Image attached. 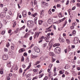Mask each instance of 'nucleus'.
I'll use <instances>...</instances> for the list:
<instances>
[{
	"mask_svg": "<svg viewBox=\"0 0 80 80\" xmlns=\"http://www.w3.org/2000/svg\"><path fill=\"white\" fill-rule=\"evenodd\" d=\"M33 21L32 20L27 21V24L28 25V27H29V28H32L33 26Z\"/></svg>",
	"mask_w": 80,
	"mask_h": 80,
	"instance_id": "nucleus-1",
	"label": "nucleus"
},
{
	"mask_svg": "<svg viewBox=\"0 0 80 80\" xmlns=\"http://www.w3.org/2000/svg\"><path fill=\"white\" fill-rule=\"evenodd\" d=\"M54 52L56 53H61V49L59 47H56L54 49Z\"/></svg>",
	"mask_w": 80,
	"mask_h": 80,
	"instance_id": "nucleus-2",
	"label": "nucleus"
},
{
	"mask_svg": "<svg viewBox=\"0 0 80 80\" xmlns=\"http://www.w3.org/2000/svg\"><path fill=\"white\" fill-rule=\"evenodd\" d=\"M34 50L36 52H37V53H40V49L38 47H35L34 48Z\"/></svg>",
	"mask_w": 80,
	"mask_h": 80,
	"instance_id": "nucleus-3",
	"label": "nucleus"
},
{
	"mask_svg": "<svg viewBox=\"0 0 80 80\" xmlns=\"http://www.w3.org/2000/svg\"><path fill=\"white\" fill-rule=\"evenodd\" d=\"M0 16L2 18H3L6 16V12H1L0 13Z\"/></svg>",
	"mask_w": 80,
	"mask_h": 80,
	"instance_id": "nucleus-4",
	"label": "nucleus"
},
{
	"mask_svg": "<svg viewBox=\"0 0 80 80\" xmlns=\"http://www.w3.org/2000/svg\"><path fill=\"white\" fill-rule=\"evenodd\" d=\"M2 57L3 60H7L8 58V55H3L2 56Z\"/></svg>",
	"mask_w": 80,
	"mask_h": 80,
	"instance_id": "nucleus-5",
	"label": "nucleus"
},
{
	"mask_svg": "<svg viewBox=\"0 0 80 80\" xmlns=\"http://www.w3.org/2000/svg\"><path fill=\"white\" fill-rule=\"evenodd\" d=\"M59 40L60 41V42H65V40L63 39L62 38L60 37L59 39Z\"/></svg>",
	"mask_w": 80,
	"mask_h": 80,
	"instance_id": "nucleus-6",
	"label": "nucleus"
},
{
	"mask_svg": "<svg viewBox=\"0 0 80 80\" xmlns=\"http://www.w3.org/2000/svg\"><path fill=\"white\" fill-rule=\"evenodd\" d=\"M44 10H42V11H41V14L40 15V17L42 18V17H43V13H44Z\"/></svg>",
	"mask_w": 80,
	"mask_h": 80,
	"instance_id": "nucleus-7",
	"label": "nucleus"
},
{
	"mask_svg": "<svg viewBox=\"0 0 80 80\" xmlns=\"http://www.w3.org/2000/svg\"><path fill=\"white\" fill-rule=\"evenodd\" d=\"M49 55L52 57H55V54L52 52H50L49 53Z\"/></svg>",
	"mask_w": 80,
	"mask_h": 80,
	"instance_id": "nucleus-8",
	"label": "nucleus"
},
{
	"mask_svg": "<svg viewBox=\"0 0 80 80\" xmlns=\"http://www.w3.org/2000/svg\"><path fill=\"white\" fill-rule=\"evenodd\" d=\"M52 20H53V18H49L48 21V22L49 24L51 23Z\"/></svg>",
	"mask_w": 80,
	"mask_h": 80,
	"instance_id": "nucleus-9",
	"label": "nucleus"
},
{
	"mask_svg": "<svg viewBox=\"0 0 80 80\" xmlns=\"http://www.w3.org/2000/svg\"><path fill=\"white\" fill-rule=\"evenodd\" d=\"M13 68H14V70H17L18 69V67H17V65H14Z\"/></svg>",
	"mask_w": 80,
	"mask_h": 80,
	"instance_id": "nucleus-10",
	"label": "nucleus"
},
{
	"mask_svg": "<svg viewBox=\"0 0 80 80\" xmlns=\"http://www.w3.org/2000/svg\"><path fill=\"white\" fill-rule=\"evenodd\" d=\"M31 64H32L31 62H30L29 63V65L26 68V70H28V69H29V68H30V67H31Z\"/></svg>",
	"mask_w": 80,
	"mask_h": 80,
	"instance_id": "nucleus-11",
	"label": "nucleus"
},
{
	"mask_svg": "<svg viewBox=\"0 0 80 80\" xmlns=\"http://www.w3.org/2000/svg\"><path fill=\"white\" fill-rule=\"evenodd\" d=\"M60 44L59 43H56L53 45V47H56L57 46H59L60 45Z\"/></svg>",
	"mask_w": 80,
	"mask_h": 80,
	"instance_id": "nucleus-12",
	"label": "nucleus"
},
{
	"mask_svg": "<svg viewBox=\"0 0 80 80\" xmlns=\"http://www.w3.org/2000/svg\"><path fill=\"white\" fill-rule=\"evenodd\" d=\"M14 44H12V45L11 47V49L12 50H14Z\"/></svg>",
	"mask_w": 80,
	"mask_h": 80,
	"instance_id": "nucleus-13",
	"label": "nucleus"
},
{
	"mask_svg": "<svg viewBox=\"0 0 80 80\" xmlns=\"http://www.w3.org/2000/svg\"><path fill=\"white\" fill-rule=\"evenodd\" d=\"M42 22H43V21H42V20L39 21H38L39 25H42Z\"/></svg>",
	"mask_w": 80,
	"mask_h": 80,
	"instance_id": "nucleus-14",
	"label": "nucleus"
},
{
	"mask_svg": "<svg viewBox=\"0 0 80 80\" xmlns=\"http://www.w3.org/2000/svg\"><path fill=\"white\" fill-rule=\"evenodd\" d=\"M37 15H38V14H37V13L36 12L34 13V14H33L32 16H33L34 17H35V16H37Z\"/></svg>",
	"mask_w": 80,
	"mask_h": 80,
	"instance_id": "nucleus-15",
	"label": "nucleus"
},
{
	"mask_svg": "<svg viewBox=\"0 0 80 80\" xmlns=\"http://www.w3.org/2000/svg\"><path fill=\"white\" fill-rule=\"evenodd\" d=\"M16 25H17V24L16 23V22H14L13 25V26H12L13 27H15V26H16Z\"/></svg>",
	"mask_w": 80,
	"mask_h": 80,
	"instance_id": "nucleus-16",
	"label": "nucleus"
},
{
	"mask_svg": "<svg viewBox=\"0 0 80 80\" xmlns=\"http://www.w3.org/2000/svg\"><path fill=\"white\" fill-rule=\"evenodd\" d=\"M24 50L22 51V48H21V49L19 50V53H22V52H23Z\"/></svg>",
	"mask_w": 80,
	"mask_h": 80,
	"instance_id": "nucleus-17",
	"label": "nucleus"
},
{
	"mask_svg": "<svg viewBox=\"0 0 80 80\" xmlns=\"http://www.w3.org/2000/svg\"><path fill=\"white\" fill-rule=\"evenodd\" d=\"M0 73L1 74H2L3 73V70H1Z\"/></svg>",
	"mask_w": 80,
	"mask_h": 80,
	"instance_id": "nucleus-18",
	"label": "nucleus"
},
{
	"mask_svg": "<svg viewBox=\"0 0 80 80\" xmlns=\"http://www.w3.org/2000/svg\"><path fill=\"white\" fill-rule=\"evenodd\" d=\"M43 74H40L39 75V78H42V77H43Z\"/></svg>",
	"mask_w": 80,
	"mask_h": 80,
	"instance_id": "nucleus-19",
	"label": "nucleus"
},
{
	"mask_svg": "<svg viewBox=\"0 0 80 80\" xmlns=\"http://www.w3.org/2000/svg\"><path fill=\"white\" fill-rule=\"evenodd\" d=\"M5 33V31H3L2 32H1V34H2V35H4Z\"/></svg>",
	"mask_w": 80,
	"mask_h": 80,
	"instance_id": "nucleus-20",
	"label": "nucleus"
},
{
	"mask_svg": "<svg viewBox=\"0 0 80 80\" xmlns=\"http://www.w3.org/2000/svg\"><path fill=\"white\" fill-rule=\"evenodd\" d=\"M22 68H20L19 69V72L20 73H22Z\"/></svg>",
	"mask_w": 80,
	"mask_h": 80,
	"instance_id": "nucleus-21",
	"label": "nucleus"
},
{
	"mask_svg": "<svg viewBox=\"0 0 80 80\" xmlns=\"http://www.w3.org/2000/svg\"><path fill=\"white\" fill-rule=\"evenodd\" d=\"M22 15H23V17H25L27 16V13H25L24 14L22 13Z\"/></svg>",
	"mask_w": 80,
	"mask_h": 80,
	"instance_id": "nucleus-22",
	"label": "nucleus"
},
{
	"mask_svg": "<svg viewBox=\"0 0 80 80\" xmlns=\"http://www.w3.org/2000/svg\"><path fill=\"white\" fill-rule=\"evenodd\" d=\"M39 63H40V62L38 61L37 62H36L35 65H37Z\"/></svg>",
	"mask_w": 80,
	"mask_h": 80,
	"instance_id": "nucleus-23",
	"label": "nucleus"
},
{
	"mask_svg": "<svg viewBox=\"0 0 80 80\" xmlns=\"http://www.w3.org/2000/svg\"><path fill=\"white\" fill-rule=\"evenodd\" d=\"M31 57L32 58H36V57L35 56H33V54H32L31 55Z\"/></svg>",
	"mask_w": 80,
	"mask_h": 80,
	"instance_id": "nucleus-24",
	"label": "nucleus"
},
{
	"mask_svg": "<svg viewBox=\"0 0 80 80\" xmlns=\"http://www.w3.org/2000/svg\"><path fill=\"white\" fill-rule=\"evenodd\" d=\"M72 33L73 34V35H75L76 33V31L75 30H73V31L72 32Z\"/></svg>",
	"mask_w": 80,
	"mask_h": 80,
	"instance_id": "nucleus-25",
	"label": "nucleus"
},
{
	"mask_svg": "<svg viewBox=\"0 0 80 80\" xmlns=\"http://www.w3.org/2000/svg\"><path fill=\"white\" fill-rule=\"evenodd\" d=\"M54 76H55L57 75V73L56 72V71L54 72Z\"/></svg>",
	"mask_w": 80,
	"mask_h": 80,
	"instance_id": "nucleus-26",
	"label": "nucleus"
},
{
	"mask_svg": "<svg viewBox=\"0 0 80 80\" xmlns=\"http://www.w3.org/2000/svg\"><path fill=\"white\" fill-rule=\"evenodd\" d=\"M7 79L8 80H10V77L9 76H8L7 77Z\"/></svg>",
	"mask_w": 80,
	"mask_h": 80,
	"instance_id": "nucleus-27",
	"label": "nucleus"
},
{
	"mask_svg": "<svg viewBox=\"0 0 80 80\" xmlns=\"http://www.w3.org/2000/svg\"><path fill=\"white\" fill-rule=\"evenodd\" d=\"M24 61V58L23 57V56H22L21 59V61L23 62Z\"/></svg>",
	"mask_w": 80,
	"mask_h": 80,
	"instance_id": "nucleus-28",
	"label": "nucleus"
},
{
	"mask_svg": "<svg viewBox=\"0 0 80 80\" xmlns=\"http://www.w3.org/2000/svg\"><path fill=\"white\" fill-rule=\"evenodd\" d=\"M4 51V52H8V49L5 48Z\"/></svg>",
	"mask_w": 80,
	"mask_h": 80,
	"instance_id": "nucleus-29",
	"label": "nucleus"
},
{
	"mask_svg": "<svg viewBox=\"0 0 80 80\" xmlns=\"http://www.w3.org/2000/svg\"><path fill=\"white\" fill-rule=\"evenodd\" d=\"M52 26H51L48 28H46V30H48V29H50V28H52Z\"/></svg>",
	"mask_w": 80,
	"mask_h": 80,
	"instance_id": "nucleus-30",
	"label": "nucleus"
},
{
	"mask_svg": "<svg viewBox=\"0 0 80 80\" xmlns=\"http://www.w3.org/2000/svg\"><path fill=\"white\" fill-rule=\"evenodd\" d=\"M24 56H27V52H24L23 54Z\"/></svg>",
	"mask_w": 80,
	"mask_h": 80,
	"instance_id": "nucleus-31",
	"label": "nucleus"
},
{
	"mask_svg": "<svg viewBox=\"0 0 80 80\" xmlns=\"http://www.w3.org/2000/svg\"><path fill=\"white\" fill-rule=\"evenodd\" d=\"M25 28V26H23V27L21 28L20 29V30H22V29H24V28Z\"/></svg>",
	"mask_w": 80,
	"mask_h": 80,
	"instance_id": "nucleus-32",
	"label": "nucleus"
},
{
	"mask_svg": "<svg viewBox=\"0 0 80 80\" xmlns=\"http://www.w3.org/2000/svg\"><path fill=\"white\" fill-rule=\"evenodd\" d=\"M47 43H45L44 44H43V47H45L47 46Z\"/></svg>",
	"mask_w": 80,
	"mask_h": 80,
	"instance_id": "nucleus-33",
	"label": "nucleus"
},
{
	"mask_svg": "<svg viewBox=\"0 0 80 80\" xmlns=\"http://www.w3.org/2000/svg\"><path fill=\"white\" fill-rule=\"evenodd\" d=\"M53 65V64H51L49 66V67H50V68H52V66Z\"/></svg>",
	"mask_w": 80,
	"mask_h": 80,
	"instance_id": "nucleus-34",
	"label": "nucleus"
},
{
	"mask_svg": "<svg viewBox=\"0 0 80 80\" xmlns=\"http://www.w3.org/2000/svg\"><path fill=\"white\" fill-rule=\"evenodd\" d=\"M10 46V44H9V43H8V44H6V47H8Z\"/></svg>",
	"mask_w": 80,
	"mask_h": 80,
	"instance_id": "nucleus-35",
	"label": "nucleus"
},
{
	"mask_svg": "<svg viewBox=\"0 0 80 80\" xmlns=\"http://www.w3.org/2000/svg\"><path fill=\"white\" fill-rule=\"evenodd\" d=\"M22 67L23 68H25L26 67V66L25 64H23L22 65Z\"/></svg>",
	"mask_w": 80,
	"mask_h": 80,
	"instance_id": "nucleus-36",
	"label": "nucleus"
},
{
	"mask_svg": "<svg viewBox=\"0 0 80 80\" xmlns=\"http://www.w3.org/2000/svg\"><path fill=\"white\" fill-rule=\"evenodd\" d=\"M70 28H71L72 30V29H73L74 28V26H71L70 27Z\"/></svg>",
	"mask_w": 80,
	"mask_h": 80,
	"instance_id": "nucleus-37",
	"label": "nucleus"
},
{
	"mask_svg": "<svg viewBox=\"0 0 80 80\" xmlns=\"http://www.w3.org/2000/svg\"><path fill=\"white\" fill-rule=\"evenodd\" d=\"M62 29H63V27H61L60 28H58V30H59L60 31V30H62Z\"/></svg>",
	"mask_w": 80,
	"mask_h": 80,
	"instance_id": "nucleus-38",
	"label": "nucleus"
},
{
	"mask_svg": "<svg viewBox=\"0 0 80 80\" xmlns=\"http://www.w3.org/2000/svg\"><path fill=\"white\" fill-rule=\"evenodd\" d=\"M34 5H37V1L34 0Z\"/></svg>",
	"mask_w": 80,
	"mask_h": 80,
	"instance_id": "nucleus-39",
	"label": "nucleus"
},
{
	"mask_svg": "<svg viewBox=\"0 0 80 80\" xmlns=\"http://www.w3.org/2000/svg\"><path fill=\"white\" fill-rule=\"evenodd\" d=\"M56 69L57 68H56V67H54V68L53 72H56V71H57V70H56Z\"/></svg>",
	"mask_w": 80,
	"mask_h": 80,
	"instance_id": "nucleus-40",
	"label": "nucleus"
},
{
	"mask_svg": "<svg viewBox=\"0 0 80 80\" xmlns=\"http://www.w3.org/2000/svg\"><path fill=\"white\" fill-rule=\"evenodd\" d=\"M64 52L66 53H67V49H65L64 50Z\"/></svg>",
	"mask_w": 80,
	"mask_h": 80,
	"instance_id": "nucleus-41",
	"label": "nucleus"
},
{
	"mask_svg": "<svg viewBox=\"0 0 80 80\" xmlns=\"http://www.w3.org/2000/svg\"><path fill=\"white\" fill-rule=\"evenodd\" d=\"M75 8H76V7H75V6L73 7L72 8V10H74L75 9Z\"/></svg>",
	"mask_w": 80,
	"mask_h": 80,
	"instance_id": "nucleus-42",
	"label": "nucleus"
},
{
	"mask_svg": "<svg viewBox=\"0 0 80 80\" xmlns=\"http://www.w3.org/2000/svg\"><path fill=\"white\" fill-rule=\"evenodd\" d=\"M49 14H50V15H51L52 14V12L50 11V9L48 11Z\"/></svg>",
	"mask_w": 80,
	"mask_h": 80,
	"instance_id": "nucleus-43",
	"label": "nucleus"
},
{
	"mask_svg": "<svg viewBox=\"0 0 80 80\" xmlns=\"http://www.w3.org/2000/svg\"><path fill=\"white\" fill-rule=\"evenodd\" d=\"M69 3V1L68 0L66 3V5H68Z\"/></svg>",
	"mask_w": 80,
	"mask_h": 80,
	"instance_id": "nucleus-44",
	"label": "nucleus"
},
{
	"mask_svg": "<svg viewBox=\"0 0 80 80\" xmlns=\"http://www.w3.org/2000/svg\"><path fill=\"white\" fill-rule=\"evenodd\" d=\"M59 18L62 17V14H60L59 15Z\"/></svg>",
	"mask_w": 80,
	"mask_h": 80,
	"instance_id": "nucleus-45",
	"label": "nucleus"
},
{
	"mask_svg": "<svg viewBox=\"0 0 80 80\" xmlns=\"http://www.w3.org/2000/svg\"><path fill=\"white\" fill-rule=\"evenodd\" d=\"M58 1H60L62 3H63L64 2V1L65 0H62V1H61V0H58Z\"/></svg>",
	"mask_w": 80,
	"mask_h": 80,
	"instance_id": "nucleus-46",
	"label": "nucleus"
},
{
	"mask_svg": "<svg viewBox=\"0 0 80 80\" xmlns=\"http://www.w3.org/2000/svg\"><path fill=\"white\" fill-rule=\"evenodd\" d=\"M40 32H38V33H36V34H38L37 37H38V35H39V34H40Z\"/></svg>",
	"mask_w": 80,
	"mask_h": 80,
	"instance_id": "nucleus-47",
	"label": "nucleus"
},
{
	"mask_svg": "<svg viewBox=\"0 0 80 80\" xmlns=\"http://www.w3.org/2000/svg\"><path fill=\"white\" fill-rule=\"evenodd\" d=\"M2 27V24L0 23V29H1Z\"/></svg>",
	"mask_w": 80,
	"mask_h": 80,
	"instance_id": "nucleus-48",
	"label": "nucleus"
},
{
	"mask_svg": "<svg viewBox=\"0 0 80 80\" xmlns=\"http://www.w3.org/2000/svg\"><path fill=\"white\" fill-rule=\"evenodd\" d=\"M33 72H37V70L36 69H34L33 70Z\"/></svg>",
	"mask_w": 80,
	"mask_h": 80,
	"instance_id": "nucleus-49",
	"label": "nucleus"
},
{
	"mask_svg": "<svg viewBox=\"0 0 80 80\" xmlns=\"http://www.w3.org/2000/svg\"><path fill=\"white\" fill-rule=\"evenodd\" d=\"M67 21L65 22V24L64 25V27H65V26L66 25V24H67Z\"/></svg>",
	"mask_w": 80,
	"mask_h": 80,
	"instance_id": "nucleus-50",
	"label": "nucleus"
},
{
	"mask_svg": "<svg viewBox=\"0 0 80 80\" xmlns=\"http://www.w3.org/2000/svg\"><path fill=\"white\" fill-rule=\"evenodd\" d=\"M59 73H60V74H63V72H62V71H60L59 72Z\"/></svg>",
	"mask_w": 80,
	"mask_h": 80,
	"instance_id": "nucleus-51",
	"label": "nucleus"
},
{
	"mask_svg": "<svg viewBox=\"0 0 80 80\" xmlns=\"http://www.w3.org/2000/svg\"><path fill=\"white\" fill-rule=\"evenodd\" d=\"M70 11H69L68 13H69V15H70V17L71 18H72V16H71V15H70Z\"/></svg>",
	"mask_w": 80,
	"mask_h": 80,
	"instance_id": "nucleus-52",
	"label": "nucleus"
},
{
	"mask_svg": "<svg viewBox=\"0 0 80 80\" xmlns=\"http://www.w3.org/2000/svg\"><path fill=\"white\" fill-rule=\"evenodd\" d=\"M30 40L31 41L32 40V36L30 37L29 38Z\"/></svg>",
	"mask_w": 80,
	"mask_h": 80,
	"instance_id": "nucleus-53",
	"label": "nucleus"
},
{
	"mask_svg": "<svg viewBox=\"0 0 80 80\" xmlns=\"http://www.w3.org/2000/svg\"><path fill=\"white\" fill-rule=\"evenodd\" d=\"M8 76H9V77H12V74L10 73L9 74V75Z\"/></svg>",
	"mask_w": 80,
	"mask_h": 80,
	"instance_id": "nucleus-54",
	"label": "nucleus"
},
{
	"mask_svg": "<svg viewBox=\"0 0 80 80\" xmlns=\"http://www.w3.org/2000/svg\"><path fill=\"white\" fill-rule=\"evenodd\" d=\"M52 31V29H50L47 30V31H48L49 32H51Z\"/></svg>",
	"mask_w": 80,
	"mask_h": 80,
	"instance_id": "nucleus-55",
	"label": "nucleus"
},
{
	"mask_svg": "<svg viewBox=\"0 0 80 80\" xmlns=\"http://www.w3.org/2000/svg\"><path fill=\"white\" fill-rule=\"evenodd\" d=\"M72 25H73V26H75V23L74 22L72 24Z\"/></svg>",
	"mask_w": 80,
	"mask_h": 80,
	"instance_id": "nucleus-56",
	"label": "nucleus"
},
{
	"mask_svg": "<svg viewBox=\"0 0 80 80\" xmlns=\"http://www.w3.org/2000/svg\"><path fill=\"white\" fill-rule=\"evenodd\" d=\"M42 41H43V40H41L38 42V43H41V42H42Z\"/></svg>",
	"mask_w": 80,
	"mask_h": 80,
	"instance_id": "nucleus-57",
	"label": "nucleus"
},
{
	"mask_svg": "<svg viewBox=\"0 0 80 80\" xmlns=\"http://www.w3.org/2000/svg\"><path fill=\"white\" fill-rule=\"evenodd\" d=\"M60 5L59 4H58L57 5V7H60Z\"/></svg>",
	"mask_w": 80,
	"mask_h": 80,
	"instance_id": "nucleus-58",
	"label": "nucleus"
},
{
	"mask_svg": "<svg viewBox=\"0 0 80 80\" xmlns=\"http://www.w3.org/2000/svg\"><path fill=\"white\" fill-rule=\"evenodd\" d=\"M69 73H68V72L67 71H66V75H68V74H69Z\"/></svg>",
	"mask_w": 80,
	"mask_h": 80,
	"instance_id": "nucleus-59",
	"label": "nucleus"
},
{
	"mask_svg": "<svg viewBox=\"0 0 80 80\" xmlns=\"http://www.w3.org/2000/svg\"><path fill=\"white\" fill-rule=\"evenodd\" d=\"M42 40L43 39H45V37L43 36H42Z\"/></svg>",
	"mask_w": 80,
	"mask_h": 80,
	"instance_id": "nucleus-60",
	"label": "nucleus"
},
{
	"mask_svg": "<svg viewBox=\"0 0 80 80\" xmlns=\"http://www.w3.org/2000/svg\"><path fill=\"white\" fill-rule=\"evenodd\" d=\"M37 67H38V68H40V65H38V66H37Z\"/></svg>",
	"mask_w": 80,
	"mask_h": 80,
	"instance_id": "nucleus-61",
	"label": "nucleus"
},
{
	"mask_svg": "<svg viewBox=\"0 0 80 80\" xmlns=\"http://www.w3.org/2000/svg\"><path fill=\"white\" fill-rule=\"evenodd\" d=\"M3 4H1V5H0V7H3Z\"/></svg>",
	"mask_w": 80,
	"mask_h": 80,
	"instance_id": "nucleus-62",
	"label": "nucleus"
},
{
	"mask_svg": "<svg viewBox=\"0 0 80 80\" xmlns=\"http://www.w3.org/2000/svg\"><path fill=\"white\" fill-rule=\"evenodd\" d=\"M72 48H75V46L72 45Z\"/></svg>",
	"mask_w": 80,
	"mask_h": 80,
	"instance_id": "nucleus-63",
	"label": "nucleus"
},
{
	"mask_svg": "<svg viewBox=\"0 0 80 80\" xmlns=\"http://www.w3.org/2000/svg\"><path fill=\"white\" fill-rule=\"evenodd\" d=\"M28 15H31V12H28Z\"/></svg>",
	"mask_w": 80,
	"mask_h": 80,
	"instance_id": "nucleus-64",
	"label": "nucleus"
}]
</instances>
